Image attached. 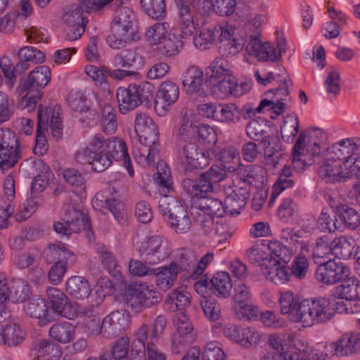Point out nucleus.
Masks as SVG:
<instances>
[{
	"mask_svg": "<svg viewBox=\"0 0 360 360\" xmlns=\"http://www.w3.org/2000/svg\"><path fill=\"white\" fill-rule=\"evenodd\" d=\"M264 18V15L258 14L248 21L241 30L240 38L245 46V51L250 56H254L262 61H278L281 58L283 52H285V42L284 39L279 41L277 48L270 43L262 42V24Z\"/></svg>",
	"mask_w": 360,
	"mask_h": 360,
	"instance_id": "1",
	"label": "nucleus"
},
{
	"mask_svg": "<svg viewBox=\"0 0 360 360\" xmlns=\"http://www.w3.org/2000/svg\"><path fill=\"white\" fill-rule=\"evenodd\" d=\"M338 305L344 306V302H338L335 296L304 300L301 302L298 309L299 322L304 327L326 323L334 317L338 309Z\"/></svg>",
	"mask_w": 360,
	"mask_h": 360,
	"instance_id": "2",
	"label": "nucleus"
},
{
	"mask_svg": "<svg viewBox=\"0 0 360 360\" xmlns=\"http://www.w3.org/2000/svg\"><path fill=\"white\" fill-rule=\"evenodd\" d=\"M61 108L60 106L43 108L39 105L37 112V127L36 143L33 148L35 155L41 156L48 150V143L45 132L49 127L51 129L52 136L58 140L63 136V122L60 117Z\"/></svg>",
	"mask_w": 360,
	"mask_h": 360,
	"instance_id": "3",
	"label": "nucleus"
},
{
	"mask_svg": "<svg viewBox=\"0 0 360 360\" xmlns=\"http://www.w3.org/2000/svg\"><path fill=\"white\" fill-rule=\"evenodd\" d=\"M322 136L323 132L319 129L309 132L308 136L304 131L300 133L292 151V165L295 169L302 171L321 158L320 143L314 138Z\"/></svg>",
	"mask_w": 360,
	"mask_h": 360,
	"instance_id": "4",
	"label": "nucleus"
},
{
	"mask_svg": "<svg viewBox=\"0 0 360 360\" xmlns=\"http://www.w3.org/2000/svg\"><path fill=\"white\" fill-rule=\"evenodd\" d=\"M154 86L150 82L131 84L127 87H119L117 99L122 114L134 110L142 103L149 104L153 98Z\"/></svg>",
	"mask_w": 360,
	"mask_h": 360,
	"instance_id": "5",
	"label": "nucleus"
},
{
	"mask_svg": "<svg viewBox=\"0 0 360 360\" xmlns=\"http://www.w3.org/2000/svg\"><path fill=\"white\" fill-rule=\"evenodd\" d=\"M51 73L46 65L35 68L27 79L21 81L18 89L20 94L27 92L22 98V103H26L28 110L35 108L37 102L42 97L41 89L44 88L51 81Z\"/></svg>",
	"mask_w": 360,
	"mask_h": 360,
	"instance_id": "6",
	"label": "nucleus"
},
{
	"mask_svg": "<svg viewBox=\"0 0 360 360\" xmlns=\"http://www.w3.org/2000/svg\"><path fill=\"white\" fill-rule=\"evenodd\" d=\"M75 158L79 164H90L97 172L105 171L112 163L109 153L104 148L100 134H96L85 148L77 150Z\"/></svg>",
	"mask_w": 360,
	"mask_h": 360,
	"instance_id": "7",
	"label": "nucleus"
},
{
	"mask_svg": "<svg viewBox=\"0 0 360 360\" xmlns=\"http://www.w3.org/2000/svg\"><path fill=\"white\" fill-rule=\"evenodd\" d=\"M155 180L159 186V193L162 195L159 200V209L166 221L167 219L177 213L184 211L186 208L181 201L168 195L173 191L172 182L169 171L161 172L158 167Z\"/></svg>",
	"mask_w": 360,
	"mask_h": 360,
	"instance_id": "8",
	"label": "nucleus"
},
{
	"mask_svg": "<svg viewBox=\"0 0 360 360\" xmlns=\"http://www.w3.org/2000/svg\"><path fill=\"white\" fill-rule=\"evenodd\" d=\"M145 62L144 58L139 54L137 49H125L118 52L113 58L112 63L114 70H108L110 77L117 79H122L127 77L140 76L136 71H130V69L136 65H143Z\"/></svg>",
	"mask_w": 360,
	"mask_h": 360,
	"instance_id": "9",
	"label": "nucleus"
},
{
	"mask_svg": "<svg viewBox=\"0 0 360 360\" xmlns=\"http://www.w3.org/2000/svg\"><path fill=\"white\" fill-rule=\"evenodd\" d=\"M75 255L66 249L64 245L51 244L46 252L48 262H52L48 274V278L53 285L60 284L67 271V260Z\"/></svg>",
	"mask_w": 360,
	"mask_h": 360,
	"instance_id": "10",
	"label": "nucleus"
},
{
	"mask_svg": "<svg viewBox=\"0 0 360 360\" xmlns=\"http://www.w3.org/2000/svg\"><path fill=\"white\" fill-rule=\"evenodd\" d=\"M179 161L185 173L202 169L210 164V152H204L196 143L189 142L179 150Z\"/></svg>",
	"mask_w": 360,
	"mask_h": 360,
	"instance_id": "11",
	"label": "nucleus"
},
{
	"mask_svg": "<svg viewBox=\"0 0 360 360\" xmlns=\"http://www.w3.org/2000/svg\"><path fill=\"white\" fill-rule=\"evenodd\" d=\"M186 255H181L180 264L176 262L169 266H162L154 269L152 275L155 276V282L157 286L163 291L168 290L177 279L178 274L182 271H187L194 266L192 261H188Z\"/></svg>",
	"mask_w": 360,
	"mask_h": 360,
	"instance_id": "12",
	"label": "nucleus"
},
{
	"mask_svg": "<svg viewBox=\"0 0 360 360\" xmlns=\"http://www.w3.org/2000/svg\"><path fill=\"white\" fill-rule=\"evenodd\" d=\"M350 275L349 269L342 262H335L329 259L321 263L316 271V279L322 284L333 285L348 278Z\"/></svg>",
	"mask_w": 360,
	"mask_h": 360,
	"instance_id": "13",
	"label": "nucleus"
},
{
	"mask_svg": "<svg viewBox=\"0 0 360 360\" xmlns=\"http://www.w3.org/2000/svg\"><path fill=\"white\" fill-rule=\"evenodd\" d=\"M246 134L250 139L258 141L262 145L265 155L269 158L281 149L279 139L277 136L268 135L260 124L255 120L248 123L246 127Z\"/></svg>",
	"mask_w": 360,
	"mask_h": 360,
	"instance_id": "14",
	"label": "nucleus"
},
{
	"mask_svg": "<svg viewBox=\"0 0 360 360\" xmlns=\"http://www.w3.org/2000/svg\"><path fill=\"white\" fill-rule=\"evenodd\" d=\"M216 37H219V52L224 56H233L238 53L244 47L241 38L234 37L235 30L230 25L214 26Z\"/></svg>",
	"mask_w": 360,
	"mask_h": 360,
	"instance_id": "15",
	"label": "nucleus"
},
{
	"mask_svg": "<svg viewBox=\"0 0 360 360\" xmlns=\"http://www.w3.org/2000/svg\"><path fill=\"white\" fill-rule=\"evenodd\" d=\"M315 164L319 165L318 174L319 176L328 183H335L345 181V169L343 162L338 160H328L326 153H321V158L316 159Z\"/></svg>",
	"mask_w": 360,
	"mask_h": 360,
	"instance_id": "16",
	"label": "nucleus"
},
{
	"mask_svg": "<svg viewBox=\"0 0 360 360\" xmlns=\"http://www.w3.org/2000/svg\"><path fill=\"white\" fill-rule=\"evenodd\" d=\"M353 248L352 243L345 236L335 238L329 245L324 242L323 238H320L317 240L314 255H317L319 257H322V251L326 249L337 258L348 259L352 255Z\"/></svg>",
	"mask_w": 360,
	"mask_h": 360,
	"instance_id": "17",
	"label": "nucleus"
},
{
	"mask_svg": "<svg viewBox=\"0 0 360 360\" xmlns=\"http://www.w3.org/2000/svg\"><path fill=\"white\" fill-rule=\"evenodd\" d=\"M139 39L138 28L111 24L110 34L106 39L108 46L114 49H123L131 41Z\"/></svg>",
	"mask_w": 360,
	"mask_h": 360,
	"instance_id": "18",
	"label": "nucleus"
},
{
	"mask_svg": "<svg viewBox=\"0 0 360 360\" xmlns=\"http://www.w3.org/2000/svg\"><path fill=\"white\" fill-rule=\"evenodd\" d=\"M101 140L111 160L122 161L123 166L127 169L129 174L133 176L134 172L127 153L126 143L123 140L115 137L105 139L102 135Z\"/></svg>",
	"mask_w": 360,
	"mask_h": 360,
	"instance_id": "19",
	"label": "nucleus"
},
{
	"mask_svg": "<svg viewBox=\"0 0 360 360\" xmlns=\"http://www.w3.org/2000/svg\"><path fill=\"white\" fill-rule=\"evenodd\" d=\"M46 292L55 313L70 320L75 318L76 311L69 298L62 290L54 287H49Z\"/></svg>",
	"mask_w": 360,
	"mask_h": 360,
	"instance_id": "20",
	"label": "nucleus"
},
{
	"mask_svg": "<svg viewBox=\"0 0 360 360\" xmlns=\"http://www.w3.org/2000/svg\"><path fill=\"white\" fill-rule=\"evenodd\" d=\"M250 89L248 82L238 83L235 77L232 75L223 77L220 81L214 84L212 87V92L217 97H224L228 95L240 96Z\"/></svg>",
	"mask_w": 360,
	"mask_h": 360,
	"instance_id": "21",
	"label": "nucleus"
},
{
	"mask_svg": "<svg viewBox=\"0 0 360 360\" xmlns=\"http://www.w3.org/2000/svg\"><path fill=\"white\" fill-rule=\"evenodd\" d=\"M129 325L128 314L119 311H112L102 321L103 336L108 338L117 336L128 328Z\"/></svg>",
	"mask_w": 360,
	"mask_h": 360,
	"instance_id": "22",
	"label": "nucleus"
},
{
	"mask_svg": "<svg viewBox=\"0 0 360 360\" xmlns=\"http://www.w3.org/2000/svg\"><path fill=\"white\" fill-rule=\"evenodd\" d=\"M359 147L353 139H347L329 146L326 150L328 160H338L342 163L347 160H352L357 153Z\"/></svg>",
	"mask_w": 360,
	"mask_h": 360,
	"instance_id": "23",
	"label": "nucleus"
},
{
	"mask_svg": "<svg viewBox=\"0 0 360 360\" xmlns=\"http://www.w3.org/2000/svg\"><path fill=\"white\" fill-rule=\"evenodd\" d=\"M179 96V86L172 81L162 82L156 94L155 99V109L158 111L161 109L163 113L168 110V108L174 104Z\"/></svg>",
	"mask_w": 360,
	"mask_h": 360,
	"instance_id": "24",
	"label": "nucleus"
},
{
	"mask_svg": "<svg viewBox=\"0 0 360 360\" xmlns=\"http://www.w3.org/2000/svg\"><path fill=\"white\" fill-rule=\"evenodd\" d=\"M335 354L338 356H353L360 352V333L349 332L342 335L332 344Z\"/></svg>",
	"mask_w": 360,
	"mask_h": 360,
	"instance_id": "25",
	"label": "nucleus"
},
{
	"mask_svg": "<svg viewBox=\"0 0 360 360\" xmlns=\"http://www.w3.org/2000/svg\"><path fill=\"white\" fill-rule=\"evenodd\" d=\"M210 152L221 163V166L229 172H235L240 167L239 153L233 146H214Z\"/></svg>",
	"mask_w": 360,
	"mask_h": 360,
	"instance_id": "26",
	"label": "nucleus"
},
{
	"mask_svg": "<svg viewBox=\"0 0 360 360\" xmlns=\"http://www.w3.org/2000/svg\"><path fill=\"white\" fill-rule=\"evenodd\" d=\"M192 208L212 217H222L226 213L224 203L217 198L208 197L207 195L200 197L197 201L194 200L192 202Z\"/></svg>",
	"mask_w": 360,
	"mask_h": 360,
	"instance_id": "27",
	"label": "nucleus"
},
{
	"mask_svg": "<svg viewBox=\"0 0 360 360\" xmlns=\"http://www.w3.org/2000/svg\"><path fill=\"white\" fill-rule=\"evenodd\" d=\"M25 333L15 322H9L0 328V345L7 347H15L22 342Z\"/></svg>",
	"mask_w": 360,
	"mask_h": 360,
	"instance_id": "28",
	"label": "nucleus"
},
{
	"mask_svg": "<svg viewBox=\"0 0 360 360\" xmlns=\"http://www.w3.org/2000/svg\"><path fill=\"white\" fill-rule=\"evenodd\" d=\"M24 310L30 317L40 319L41 325L51 321L46 300L39 297H32L25 305Z\"/></svg>",
	"mask_w": 360,
	"mask_h": 360,
	"instance_id": "29",
	"label": "nucleus"
},
{
	"mask_svg": "<svg viewBox=\"0 0 360 360\" xmlns=\"http://www.w3.org/2000/svg\"><path fill=\"white\" fill-rule=\"evenodd\" d=\"M203 81L204 73L195 65L188 67L181 77L182 85L189 94H200Z\"/></svg>",
	"mask_w": 360,
	"mask_h": 360,
	"instance_id": "30",
	"label": "nucleus"
},
{
	"mask_svg": "<svg viewBox=\"0 0 360 360\" xmlns=\"http://www.w3.org/2000/svg\"><path fill=\"white\" fill-rule=\"evenodd\" d=\"M65 286L68 293L75 300L87 298L91 291L86 278L79 276L69 278L66 281Z\"/></svg>",
	"mask_w": 360,
	"mask_h": 360,
	"instance_id": "31",
	"label": "nucleus"
},
{
	"mask_svg": "<svg viewBox=\"0 0 360 360\" xmlns=\"http://www.w3.org/2000/svg\"><path fill=\"white\" fill-rule=\"evenodd\" d=\"M210 290L217 297H227L231 295L233 284L226 271H218L210 280Z\"/></svg>",
	"mask_w": 360,
	"mask_h": 360,
	"instance_id": "32",
	"label": "nucleus"
},
{
	"mask_svg": "<svg viewBox=\"0 0 360 360\" xmlns=\"http://www.w3.org/2000/svg\"><path fill=\"white\" fill-rule=\"evenodd\" d=\"M64 220L67 225L77 228L78 232L81 230H87L88 233L92 232L88 215L73 206H68L64 215Z\"/></svg>",
	"mask_w": 360,
	"mask_h": 360,
	"instance_id": "33",
	"label": "nucleus"
},
{
	"mask_svg": "<svg viewBox=\"0 0 360 360\" xmlns=\"http://www.w3.org/2000/svg\"><path fill=\"white\" fill-rule=\"evenodd\" d=\"M181 34L169 32L167 36L158 45L157 50L159 54L165 57H171L179 52L184 46Z\"/></svg>",
	"mask_w": 360,
	"mask_h": 360,
	"instance_id": "34",
	"label": "nucleus"
},
{
	"mask_svg": "<svg viewBox=\"0 0 360 360\" xmlns=\"http://www.w3.org/2000/svg\"><path fill=\"white\" fill-rule=\"evenodd\" d=\"M236 171L237 174L235 179L236 184L235 188L232 191L249 197L250 188L256 181L252 169L250 167H241Z\"/></svg>",
	"mask_w": 360,
	"mask_h": 360,
	"instance_id": "35",
	"label": "nucleus"
},
{
	"mask_svg": "<svg viewBox=\"0 0 360 360\" xmlns=\"http://www.w3.org/2000/svg\"><path fill=\"white\" fill-rule=\"evenodd\" d=\"M49 335L55 340L65 344L74 339L75 327L68 321L58 322L50 328Z\"/></svg>",
	"mask_w": 360,
	"mask_h": 360,
	"instance_id": "36",
	"label": "nucleus"
},
{
	"mask_svg": "<svg viewBox=\"0 0 360 360\" xmlns=\"http://www.w3.org/2000/svg\"><path fill=\"white\" fill-rule=\"evenodd\" d=\"M281 311L283 314L292 316L294 321L299 322L298 309L301 303L297 295L291 291L282 293L280 297Z\"/></svg>",
	"mask_w": 360,
	"mask_h": 360,
	"instance_id": "37",
	"label": "nucleus"
},
{
	"mask_svg": "<svg viewBox=\"0 0 360 360\" xmlns=\"http://www.w3.org/2000/svg\"><path fill=\"white\" fill-rule=\"evenodd\" d=\"M148 340V328L142 325L136 334V338L131 342L130 358L131 360H145L147 346L146 340Z\"/></svg>",
	"mask_w": 360,
	"mask_h": 360,
	"instance_id": "38",
	"label": "nucleus"
},
{
	"mask_svg": "<svg viewBox=\"0 0 360 360\" xmlns=\"http://www.w3.org/2000/svg\"><path fill=\"white\" fill-rule=\"evenodd\" d=\"M101 126L103 131L106 134H113L117 129L116 110L108 103H104L101 106Z\"/></svg>",
	"mask_w": 360,
	"mask_h": 360,
	"instance_id": "39",
	"label": "nucleus"
},
{
	"mask_svg": "<svg viewBox=\"0 0 360 360\" xmlns=\"http://www.w3.org/2000/svg\"><path fill=\"white\" fill-rule=\"evenodd\" d=\"M34 349L37 351L38 356L44 357L47 360H58L62 355L60 347L52 340L47 339L36 342Z\"/></svg>",
	"mask_w": 360,
	"mask_h": 360,
	"instance_id": "40",
	"label": "nucleus"
},
{
	"mask_svg": "<svg viewBox=\"0 0 360 360\" xmlns=\"http://www.w3.org/2000/svg\"><path fill=\"white\" fill-rule=\"evenodd\" d=\"M294 184L295 181L292 179V172L291 167L289 165H285L283 167L277 181L274 184L269 204L273 202L274 199L281 192L287 188H292Z\"/></svg>",
	"mask_w": 360,
	"mask_h": 360,
	"instance_id": "41",
	"label": "nucleus"
},
{
	"mask_svg": "<svg viewBox=\"0 0 360 360\" xmlns=\"http://www.w3.org/2000/svg\"><path fill=\"white\" fill-rule=\"evenodd\" d=\"M63 22L70 27L82 26L85 30L88 22L87 16L84 13V9L81 6L72 5L63 15Z\"/></svg>",
	"mask_w": 360,
	"mask_h": 360,
	"instance_id": "42",
	"label": "nucleus"
},
{
	"mask_svg": "<svg viewBox=\"0 0 360 360\" xmlns=\"http://www.w3.org/2000/svg\"><path fill=\"white\" fill-rule=\"evenodd\" d=\"M268 248L271 252V257L269 258L271 259V265L280 264L281 262L286 264L292 257L290 250L278 240L269 241Z\"/></svg>",
	"mask_w": 360,
	"mask_h": 360,
	"instance_id": "43",
	"label": "nucleus"
},
{
	"mask_svg": "<svg viewBox=\"0 0 360 360\" xmlns=\"http://www.w3.org/2000/svg\"><path fill=\"white\" fill-rule=\"evenodd\" d=\"M142 9L150 18L160 20L167 15L166 3L165 0H140Z\"/></svg>",
	"mask_w": 360,
	"mask_h": 360,
	"instance_id": "44",
	"label": "nucleus"
},
{
	"mask_svg": "<svg viewBox=\"0 0 360 360\" xmlns=\"http://www.w3.org/2000/svg\"><path fill=\"white\" fill-rule=\"evenodd\" d=\"M182 186L185 191L191 195L192 202L197 201L200 197L208 195L210 184L202 181L200 177L197 180L186 178L182 181Z\"/></svg>",
	"mask_w": 360,
	"mask_h": 360,
	"instance_id": "45",
	"label": "nucleus"
},
{
	"mask_svg": "<svg viewBox=\"0 0 360 360\" xmlns=\"http://www.w3.org/2000/svg\"><path fill=\"white\" fill-rule=\"evenodd\" d=\"M124 300L127 307L131 311L140 312L144 309L141 283L129 287Z\"/></svg>",
	"mask_w": 360,
	"mask_h": 360,
	"instance_id": "46",
	"label": "nucleus"
},
{
	"mask_svg": "<svg viewBox=\"0 0 360 360\" xmlns=\"http://www.w3.org/2000/svg\"><path fill=\"white\" fill-rule=\"evenodd\" d=\"M262 274L266 279L276 285L283 284L289 281L290 273L285 266L280 264H269L262 267Z\"/></svg>",
	"mask_w": 360,
	"mask_h": 360,
	"instance_id": "47",
	"label": "nucleus"
},
{
	"mask_svg": "<svg viewBox=\"0 0 360 360\" xmlns=\"http://www.w3.org/2000/svg\"><path fill=\"white\" fill-rule=\"evenodd\" d=\"M167 225L176 233H187L191 227V220L186 210L166 219Z\"/></svg>",
	"mask_w": 360,
	"mask_h": 360,
	"instance_id": "48",
	"label": "nucleus"
},
{
	"mask_svg": "<svg viewBox=\"0 0 360 360\" xmlns=\"http://www.w3.org/2000/svg\"><path fill=\"white\" fill-rule=\"evenodd\" d=\"M249 197L245 196L243 194L237 193L231 191L229 193L224 201V207L226 213L231 215H238L240 213L241 210L245 207L247 200Z\"/></svg>",
	"mask_w": 360,
	"mask_h": 360,
	"instance_id": "49",
	"label": "nucleus"
},
{
	"mask_svg": "<svg viewBox=\"0 0 360 360\" xmlns=\"http://www.w3.org/2000/svg\"><path fill=\"white\" fill-rule=\"evenodd\" d=\"M317 227L321 231L333 233L340 227L338 224L335 213L328 208H323L317 220Z\"/></svg>",
	"mask_w": 360,
	"mask_h": 360,
	"instance_id": "50",
	"label": "nucleus"
},
{
	"mask_svg": "<svg viewBox=\"0 0 360 360\" xmlns=\"http://www.w3.org/2000/svg\"><path fill=\"white\" fill-rule=\"evenodd\" d=\"M167 22H157L149 27L146 32V37L152 45H159L169 34Z\"/></svg>",
	"mask_w": 360,
	"mask_h": 360,
	"instance_id": "51",
	"label": "nucleus"
},
{
	"mask_svg": "<svg viewBox=\"0 0 360 360\" xmlns=\"http://www.w3.org/2000/svg\"><path fill=\"white\" fill-rule=\"evenodd\" d=\"M210 79H219L232 75L231 65L228 60L223 57L215 58L208 68Z\"/></svg>",
	"mask_w": 360,
	"mask_h": 360,
	"instance_id": "52",
	"label": "nucleus"
},
{
	"mask_svg": "<svg viewBox=\"0 0 360 360\" xmlns=\"http://www.w3.org/2000/svg\"><path fill=\"white\" fill-rule=\"evenodd\" d=\"M217 121L226 123H236L240 120V111L234 103L220 104Z\"/></svg>",
	"mask_w": 360,
	"mask_h": 360,
	"instance_id": "53",
	"label": "nucleus"
},
{
	"mask_svg": "<svg viewBox=\"0 0 360 360\" xmlns=\"http://www.w3.org/2000/svg\"><path fill=\"white\" fill-rule=\"evenodd\" d=\"M216 36L214 27H202L198 34L193 37L195 46L201 50L210 49L215 42Z\"/></svg>",
	"mask_w": 360,
	"mask_h": 360,
	"instance_id": "54",
	"label": "nucleus"
},
{
	"mask_svg": "<svg viewBox=\"0 0 360 360\" xmlns=\"http://www.w3.org/2000/svg\"><path fill=\"white\" fill-rule=\"evenodd\" d=\"M235 315L239 319L252 320L258 317L259 307L250 300L239 304H234L233 307Z\"/></svg>",
	"mask_w": 360,
	"mask_h": 360,
	"instance_id": "55",
	"label": "nucleus"
},
{
	"mask_svg": "<svg viewBox=\"0 0 360 360\" xmlns=\"http://www.w3.org/2000/svg\"><path fill=\"white\" fill-rule=\"evenodd\" d=\"M226 171L227 170L224 167L221 168L220 166L214 165L207 172L200 174V177L202 181H205L206 184H210L208 193L212 191L214 184L218 183L226 177Z\"/></svg>",
	"mask_w": 360,
	"mask_h": 360,
	"instance_id": "56",
	"label": "nucleus"
},
{
	"mask_svg": "<svg viewBox=\"0 0 360 360\" xmlns=\"http://www.w3.org/2000/svg\"><path fill=\"white\" fill-rule=\"evenodd\" d=\"M158 153V149L156 147L142 146L134 152V155L139 164L143 166H150L155 163Z\"/></svg>",
	"mask_w": 360,
	"mask_h": 360,
	"instance_id": "57",
	"label": "nucleus"
},
{
	"mask_svg": "<svg viewBox=\"0 0 360 360\" xmlns=\"http://www.w3.org/2000/svg\"><path fill=\"white\" fill-rule=\"evenodd\" d=\"M10 298L14 302H23L29 297V285L21 279L11 282Z\"/></svg>",
	"mask_w": 360,
	"mask_h": 360,
	"instance_id": "58",
	"label": "nucleus"
},
{
	"mask_svg": "<svg viewBox=\"0 0 360 360\" xmlns=\"http://www.w3.org/2000/svg\"><path fill=\"white\" fill-rule=\"evenodd\" d=\"M337 210L346 226L354 230L360 225V215L354 208L347 205H340L337 207Z\"/></svg>",
	"mask_w": 360,
	"mask_h": 360,
	"instance_id": "59",
	"label": "nucleus"
},
{
	"mask_svg": "<svg viewBox=\"0 0 360 360\" xmlns=\"http://www.w3.org/2000/svg\"><path fill=\"white\" fill-rule=\"evenodd\" d=\"M20 158V148H3L0 150V167L3 170L12 168Z\"/></svg>",
	"mask_w": 360,
	"mask_h": 360,
	"instance_id": "60",
	"label": "nucleus"
},
{
	"mask_svg": "<svg viewBox=\"0 0 360 360\" xmlns=\"http://www.w3.org/2000/svg\"><path fill=\"white\" fill-rule=\"evenodd\" d=\"M63 176L65 182L75 188V192L81 193L85 191L84 178L77 169H66L63 172Z\"/></svg>",
	"mask_w": 360,
	"mask_h": 360,
	"instance_id": "61",
	"label": "nucleus"
},
{
	"mask_svg": "<svg viewBox=\"0 0 360 360\" xmlns=\"http://www.w3.org/2000/svg\"><path fill=\"white\" fill-rule=\"evenodd\" d=\"M129 338L122 337L112 346L110 353L103 356L109 357L110 360H124L129 353Z\"/></svg>",
	"mask_w": 360,
	"mask_h": 360,
	"instance_id": "62",
	"label": "nucleus"
},
{
	"mask_svg": "<svg viewBox=\"0 0 360 360\" xmlns=\"http://www.w3.org/2000/svg\"><path fill=\"white\" fill-rule=\"evenodd\" d=\"M358 288V280L352 277L346 280L338 287V292L343 299L355 300L359 297Z\"/></svg>",
	"mask_w": 360,
	"mask_h": 360,
	"instance_id": "63",
	"label": "nucleus"
},
{
	"mask_svg": "<svg viewBox=\"0 0 360 360\" xmlns=\"http://www.w3.org/2000/svg\"><path fill=\"white\" fill-rule=\"evenodd\" d=\"M226 354L218 342H210L203 349L202 360H224Z\"/></svg>",
	"mask_w": 360,
	"mask_h": 360,
	"instance_id": "64",
	"label": "nucleus"
}]
</instances>
